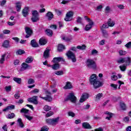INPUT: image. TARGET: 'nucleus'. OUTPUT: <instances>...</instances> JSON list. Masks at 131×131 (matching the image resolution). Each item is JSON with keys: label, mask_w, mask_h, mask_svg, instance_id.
Instances as JSON below:
<instances>
[{"label": "nucleus", "mask_w": 131, "mask_h": 131, "mask_svg": "<svg viewBox=\"0 0 131 131\" xmlns=\"http://www.w3.org/2000/svg\"><path fill=\"white\" fill-rule=\"evenodd\" d=\"M90 82L91 84L93 85L94 89H99V88H101L103 85V83L97 79L96 74H93L90 77Z\"/></svg>", "instance_id": "obj_1"}, {"label": "nucleus", "mask_w": 131, "mask_h": 131, "mask_svg": "<svg viewBox=\"0 0 131 131\" xmlns=\"http://www.w3.org/2000/svg\"><path fill=\"white\" fill-rule=\"evenodd\" d=\"M86 65L89 69H93V70H96L97 69V63L93 59H88L86 62Z\"/></svg>", "instance_id": "obj_2"}, {"label": "nucleus", "mask_w": 131, "mask_h": 131, "mask_svg": "<svg viewBox=\"0 0 131 131\" xmlns=\"http://www.w3.org/2000/svg\"><path fill=\"white\" fill-rule=\"evenodd\" d=\"M66 56H67L69 60H71L74 63L76 62V56L75 54L72 52L71 51L69 50L67 53Z\"/></svg>", "instance_id": "obj_3"}, {"label": "nucleus", "mask_w": 131, "mask_h": 131, "mask_svg": "<svg viewBox=\"0 0 131 131\" xmlns=\"http://www.w3.org/2000/svg\"><path fill=\"white\" fill-rule=\"evenodd\" d=\"M32 17L31 18V20L32 22H37L38 20H39V18L38 17H39V14H38V12L36 10H34L32 11Z\"/></svg>", "instance_id": "obj_4"}, {"label": "nucleus", "mask_w": 131, "mask_h": 131, "mask_svg": "<svg viewBox=\"0 0 131 131\" xmlns=\"http://www.w3.org/2000/svg\"><path fill=\"white\" fill-rule=\"evenodd\" d=\"M68 100H70L72 103H76L77 98L74 95V93H70L67 97L65 98L64 101H67Z\"/></svg>", "instance_id": "obj_5"}, {"label": "nucleus", "mask_w": 131, "mask_h": 131, "mask_svg": "<svg viewBox=\"0 0 131 131\" xmlns=\"http://www.w3.org/2000/svg\"><path fill=\"white\" fill-rule=\"evenodd\" d=\"M72 17H73V11H70L66 14V17L64 18V21L69 22V21L72 20Z\"/></svg>", "instance_id": "obj_6"}, {"label": "nucleus", "mask_w": 131, "mask_h": 131, "mask_svg": "<svg viewBox=\"0 0 131 131\" xmlns=\"http://www.w3.org/2000/svg\"><path fill=\"white\" fill-rule=\"evenodd\" d=\"M28 101L35 105H37V104H38V101H37V96H34L32 98H28Z\"/></svg>", "instance_id": "obj_7"}, {"label": "nucleus", "mask_w": 131, "mask_h": 131, "mask_svg": "<svg viewBox=\"0 0 131 131\" xmlns=\"http://www.w3.org/2000/svg\"><path fill=\"white\" fill-rule=\"evenodd\" d=\"M25 30L26 31V33H27V35H26V38H29L31 36V34H32V30L29 27H26L25 28Z\"/></svg>", "instance_id": "obj_8"}, {"label": "nucleus", "mask_w": 131, "mask_h": 131, "mask_svg": "<svg viewBox=\"0 0 131 131\" xmlns=\"http://www.w3.org/2000/svg\"><path fill=\"white\" fill-rule=\"evenodd\" d=\"M63 62V63H65V59L63 57H54L52 60L53 63H57V62Z\"/></svg>", "instance_id": "obj_9"}, {"label": "nucleus", "mask_w": 131, "mask_h": 131, "mask_svg": "<svg viewBox=\"0 0 131 131\" xmlns=\"http://www.w3.org/2000/svg\"><path fill=\"white\" fill-rule=\"evenodd\" d=\"M39 98L42 99V100H45V101H46L47 102H52V101H53V98L50 95H46L45 97L40 96Z\"/></svg>", "instance_id": "obj_10"}, {"label": "nucleus", "mask_w": 131, "mask_h": 131, "mask_svg": "<svg viewBox=\"0 0 131 131\" xmlns=\"http://www.w3.org/2000/svg\"><path fill=\"white\" fill-rule=\"evenodd\" d=\"M86 99H89V94L88 93H83L80 99V103H83Z\"/></svg>", "instance_id": "obj_11"}, {"label": "nucleus", "mask_w": 131, "mask_h": 131, "mask_svg": "<svg viewBox=\"0 0 131 131\" xmlns=\"http://www.w3.org/2000/svg\"><path fill=\"white\" fill-rule=\"evenodd\" d=\"M43 57L45 59H49L50 58V49L47 48L44 51Z\"/></svg>", "instance_id": "obj_12"}, {"label": "nucleus", "mask_w": 131, "mask_h": 131, "mask_svg": "<svg viewBox=\"0 0 131 131\" xmlns=\"http://www.w3.org/2000/svg\"><path fill=\"white\" fill-rule=\"evenodd\" d=\"M93 25H94V21H91L87 24L85 27V31H89V30H91V29H92L93 28Z\"/></svg>", "instance_id": "obj_13"}, {"label": "nucleus", "mask_w": 131, "mask_h": 131, "mask_svg": "<svg viewBox=\"0 0 131 131\" xmlns=\"http://www.w3.org/2000/svg\"><path fill=\"white\" fill-rule=\"evenodd\" d=\"M28 13H29V7H25L22 11L24 17H27Z\"/></svg>", "instance_id": "obj_14"}, {"label": "nucleus", "mask_w": 131, "mask_h": 131, "mask_svg": "<svg viewBox=\"0 0 131 131\" xmlns=\"http://www.w3.org/2000/svg\"><path fill=\"white\" fill-rule=\"evenodd\" d=\"M46 16L48 18L49 21H51V20L54 18V14L53 13H52V12L48 11L46 14Z\"/></svg>", "instance_id": "obj_15"}, {"label": "nucleus", "mask_w": 131, "mask_h": 131, "mask_svg": "<svg viewBox=\"0 0 131 131\" xmlns=\"http://www.w3.org/2000/svg\"><path fill=\"white\" fill-rule=\"evenodd\" d=\"M82 126L83 128H85L86 129H91L92 128V126L88 122H83L82 124Z\"/></svg>", "instance_id": "obj_16"}, {"label": "nucleus", "mask_w": 131, "mask_h": 131, "mask_svg": "<svg viewBox=\"0 0 131 131\" xmlns=\"http://www.w3.org/2000/svg\"><path fill=\"white\" fill-rule=\"evenodd\" d=\"M2 47L5 49H8V48H11V45H10L9 40H6L2 44Z\"/></svg>", "instance_id": "obj_17"}, {"label": "nucleus", "mask_w": 131, "mask_h": 131, "mask_svg": "<svg viewBox=\"0 0 131 131\" xmlns=\"http://www.w3.org/2000/svg\"><path fill=\"white\" fill-rule=\"evenodd\" d=\"M22 67L19 70L20 71H24L25 70H26L29 67V65L28 64L23 62L21 64Z\"/></svg>", "instance_id": "obj_18"}, {"label": "nucleus", "mask_w": 131, "mask_h": 131, "mask_svg": "<svg viewBox=\"0 0 131 131\" xmlns=\"http://www.w3.org/2000/svg\"><path fill=\"white\" fill-rule=\"evenodd\" d=\"M101 29L103 37H105V38H108V37H109V34H108V32L103 28H101Z\"/></svg>", "instance_id": "obj_19"}, {"label": "nucleus", "mask_w": 131, "mask_h": 131, "mask_svg": "<svg viewBox=\"0 0 131 131\" xmlns=\"http://www.w3.org/2000/svg\"><path fill=\"white\" fill-rule=\"evenodd\" d=\"M30 43L33 48H37L38 47V43L35 39L32 40Z\"/></svg>", "instance_id": "obj_20"}, {"label": "nucleus", "mask_w": 131, "mask_h": 131, "mask_svg": "<svg viewBox=\"0 0 131 131\" xmlns=\"http://www.w3.org/2000/svg\"><path fill=\"white\" fill-rule=\"evenodd\" d=\"M125 63L126 66H129L131 63V58L129 57H125Z\"/></svg>", "instance_id": "obj_21"}, {"label": "nucleus", "mask_w": 131, "mask_h": 131, "mask_svg": "<svg viewBox=\"0 0 131 131\" xmlns=\"http://www.w3.org/2000/svg\"><path fill=\"white\" fill-rule=\"evenodd\" d=\"M21 7H22V5H21V3L17 2L16 3L15 8L17 12H20V11H21Z\"/></svg>", "instance_id": "obj_22"}, {"label": "nucleus", "mask_w": 131, "mask_h": 131, "mask_svg": "<svg viewBox=\"0 0 131 131\" xmlns=\"http://www.w3.org/2000/svg\"><path fill=\"white\" fill-rule=\"evenodd\" d=\"M14 109H15V105H12L10 106H8L7 107L3 110V111L6 112V111H8V110H13Z\"/></svg>", "instance_id": "obj_23"}, {"label": "nucleus", "mask_w": 131, "mask_h": 131, "mask_svg": "<svg viewBox=\"0 0 131 131\" xmlns=\"http://www.w3.org/2000/svg\"><path fill=\"white\" fill-rule=\"evenodd\" d=\"M107 24L110 27H113L115 25V22L112 20L111 18H110L107 21Z\"/></svg>", "instance_id": "obj_24"}, {"label": "nucleus", "mask_w": 131, "mask_h": 131, "mask_svg": "<svg viewBox=\"0 0 131 131\" xmlns=\"http://www.w3.org/2000/svg\"><path fill=\"white\" fill-rule=\"evenodd\" d=\"M64 89L66 90H70V89H72V85H71V82H67L66 86H64Z\"/></svg>", "instance_id": "obj_25"}, {"label": "nucleus", "mask_w": 131, "mask_h": 131, "mask_svg": "<svg viewBox=\"0 0 131 131\" xmlns=\"http://www.w3.org/2000/svg\"><path fill=\"white\" fill-rule=\"evenodd\" d=\"M39 43L41 46H45L47 43V40L46 39L40 38L39 40Z\"/></svg>", "instance_id": "obj_26"}, {"label": "nucleus", "mask_w": 131, "mask_h": 131, "mask_svg": "<svg viewBox=\"0 0 131 131\" xmlns=\"http://www.w3.org/2000/svg\"><path fill=\"white\" fill-rule=\"evenodd\" d=\"M63 50H65V46L64 45H62V44L58 45L57 50L58 52H62Z\"/></svg>", "instance_id": "obj_27"}, {"label": "nucleus", "mask_w": 131, "mask_h": 131, "mask_svg": "<svg viewBox=\"0 0 131 131\" xmlns=\"http://www.w3.org/2000/svg\"><path fill=\"white\" fill-rule=\"evenodd\" d=\"M26 63H32L33 62V57L32 56L28 57L25 61Z\"/></svg>", "instance_id": "obj_28"}, {"label": "nucleus", "mask_w": 131, "mask_h": 131, "mask_svg": "<svg viewBox=\"0 0 131 131\" xmlns=\"http://www.w3.org/2000/svg\"><path fill=\"white\" fill-rule=\"evenodd\" d=\"M13 80L14 81L16 82V83H18V84H21V80H22V79L20 78L14 77Z\"/></svg>", "instance_id": "obj_29"}, {"label": "nucleus", "mask_w": 131, "mask_h": 131, "mask_svg": "<svg viewBox=\"0 0 131 131\" xmlns=\"http://www.w3.org/2000/svg\"><path fill=\"white\" fill-rule=\"evenodd\" d=\"M46 34L49 36H53V31L50 29H48L46 30Z\"/></svg>", "instance_id": "obj_30"}, {"label": "nucleus", "mask_w": 131, "mask_h": 131, "mask_svg": "<svg viewBox=\"0 0 131 131\" xmlns=\"http://www.w3.org/2000/svg\"><path fill=\"white\" fill-rule=\"evenodd\" d=\"M7 56V53H4L2 55L1 58L0 59V63L4 64V62H5V57Z\"/></svg>", "instance_id": "obj_31"}, {"label": "nucleus", "mask_w": 131, "mask_h": 131, "mask_svg": "<svg viewBox=\"0 0 131 131\" xmlns=\"http://www.w3.org/2000/svg\"><path fill=\"white\" fill-rule=\"evenodd\" d=\"M52 68L53 69V70H58V69L60 68V65L58 63H55L54 64L52 65Z\"/></svg>", "instance_id": "obj_32"}, {"label": "nucleus", "mask_w": 131, "mask_h": 131, "mask_svg": "<svg viewBox=\"0 0 131 131\" xmlns=\"http://www.w3.org/2000/svg\"><path fill=\"white\" fill-rule=\"evenodd\" d=\"M59 117H57V118L52 119V125L57 124V123L59 122Z\"/></svg>", "instance_id": "obj_33"}, {"label": "nucleus", "mask_w": 131, "mask_h": 131, "mask_svg": "<svg viewBox=\"0 0 131 131\" xmlns=\"http://www.w3.org/2000/svg\"><path fill=\"white\" fill-rule=\"evenodd\" d=\"M20 113H24V114H28V112H29V110H27L25 108H23L20 110Z\"/></svg>", "instance_id": "obj_34"}, {"label": "nucleus", "mask_w": 131, "mask_h": 131, "mask_svg": "<svg viewBox=\"0 0 131 131\" xmlns=\"http://www.w3.org/2000/svg\"><path fill=\"white\" fill-rule=\"evenodd\" d=\"M17 122L19 123L20 127H24V124H23V122H22L21 118L18 119Z\"/></svg>", "instance_id": "obj_35"}, {"label": "nucleus", "mask_w": 131, "mask_h": 131, "mask_svg": "<svg viewBox=\"0 0 131 131\" xmlns=\"http://www.w3.org/2000/svg\"><path fill=\"white\" fill-rule=\"evenodd\" d=\"M120 106L122 110H126V106L125 105V103L123 102H120Z\"/></svg>", "instance_id": "obj_36"}, {"label": "nucleus", "mask_w": 131, "mask_h": 131, "mask_svg": "<svg viewBox=\"0 0 131 131\" xmlns=\"http://www.w3.org/2000/svg\"><path fill=\"white\" fill-rule=\"evenodd\" d=\"M76 22L78 24H82V18L80 16H78L77 18Z\"/></svg>", "instance_id": "obj_37"}, {"label": "nucleus", "mask_w": 131, "mask_h": 131, "mask_svg": "<svg viewBox=\"0 0 131 131\" xmlns=\"http://www.w3.org/2000/svg\"><path fill=\"white\" fill-rule=\"evenodd\" d=\"M61 39L62 40H64V41H70L71 40V39L69 38V37L64 36H61Z\"/></svg>", "instance_id": "obj_38"}, {"label": "nucleus", "mask_w": 131, "mask_h": 131, "mask_svg": "<svg viewBox=\"0 0 131 131\" xmlns=\"http://www.w3.org/2000/svg\"><path fill=\"white\" fill-rule=\"evenodd\" d=\"M24 53H25V51L21 49L18 50L16 52V55H22L23 54H24Z\"/></svg>", "instance_id": "obj_39"}, {"label": "nucleus", "mask_w": 131, "mask_h": 131, "mask_svg": "<svg viewBox=\"0 0 131 131\" xmlns=\"http://www.w3.org/2000/svg\"><path fill=\"white\" fill-rule=\"evenodd\" d=\"M85 48H86V46L83 45L82 46H78L77 47V48L78 49V50H85Z\"/></svg>", "instance_id": "obj_40"}, {"label": "nucleus", "mask_w": 131, "mask_h": 131, "mask_svg": "<svg viewBox=\"0 0 131 131\" xmlns=\"http://www.w3.org/2000/svg\"><path fill=\"white\" fill-rule=\"evenodd\" d=\"M55 74L56 75H63L64 74V72L63 71H57L55 72Z\"/></svg>", "instance_id": "obj_41"}, {"label": "nucleus", "mask_w": 131, "mask_h": 131, "mask_svg": "<svg viewBox=\"0 0 131 131\" xmlns=\"http://www.w3.org/2000/svg\"><path fill=\"white\" fill-rule=\"evenodd\" d=\"M51 109H52V107L49 105H45L43 107V110L46 112L50 111Z\"/></svg>", "instance_id": "obj_42"}, {"label": "nucleus", "mask_w": 131, "mask_h": 131, "mask_svg": "<svg viewBox=\"0 0 131 131\" xmlns=\"http://www.w3.org/2000/svg\"><path fill=\"white\" fill-rule=\"evenodd\" d=\"M117 62L121 64V63H125V58H121L117 60Z\"/></svg>", "instance_id": "obj_43"}, {"label": "nucleus", "mask_w": 131, "mask_h": 131, "mask_svg": "<svg viewBox=\"0 0 131 131\" xmlns=\"http://www.w3.org/2000/svg\"><path fill=\"white\" fill-rule=\"evenodd\" d=\"M34 82H35L34 79H33L32 78L29 79V80L28 81V84H33V83H34Z\"/></svg>", "instance_id": "obj_44"}, {"label": "nucleus", "mask_w": 131, "mask_h": 131, "mask_svg": "<svg viewBox=\"0 0 131 131\" xmlns=\"http://www.w3.org/2000/svg\"><path fill=\"white\" fill-rule=\"evenodd\" d=\"M15 116V114L12 113L8 115V117H7V118H8L9 119H12V118H14Z\"/></svg>", "instance_id": "obj_45"}, {"label": "nucleus", "mask_w": 131, "mask_h": 131, "mask_svg": "<svg viewBox=\"0 0 131 131\" xmlns=\"http://www.w3.org/2000/svg\"><path fill=\"white\" fill-rule=\"evenodd\" d=\"M103 97V94L102 93H99L96 96V100L98 101L100 100V98H102Z\"/></svg>", "instance_id": "obj_46"}, {"label": "nucleus", "mask_w": 131, "mask_h": 131, "mask_svg": "<svg viewBox=\"0 0 131 131\" xmlns=\"http://www.w3.org/2000/svg\"><path fill=\"white\" fill-rule=\"evenodd\" d=\"M111 9L110 8V6H106V7L105 9V12L106 14H108V13H110V10Z\"/></svg>", "instance_id": "obj_47"}, {"label": "nucleus", "mask_w": 131, "mask_h": 131, "mask_svg": "<svg viewBox=\"0 0 131 131\" xmlns=\"http://www.w3.org/2000/svg\"><path fill=\"white\" fill-rule=\"evenodd\" d=\"M119 68L121 71H125L126 70V66H120Z\"/></svg>", "instance_id": "obj_48"}, {"label": "nucleus", "mask_w": 131, "mask_h": 131, "mask_svg": "<svg viewBox=\"0 0 131 131\" xmlns=\"http://www.w3.org/2000/svg\"><path fill=\"white\" fill-rule=\"evenodd\" d=\"M46 122L48 124H52L53 125V119H48L46 120Z\"/></svg>", "instance_id": "obj_49"}, {"label": "nucleus", "mask_w": 131, "mask_h": 131, "mask_svg": "<svg viewBox=\"0 0 131 131\" xmlns=\"http://www.w3.org/2000/svg\"><path fill=\"white\" fill-rule=\"evenodd\" d=\"M119 54L120 56H124V55H125L126 54V52L123 51V50H120L119 51Z\"/></svg>", "instance_id": "obj_50"}, {"label": "nucleus", "mask_w": 131, "mask_h": 131, "mask_svg": "<svg viewBox=\"0 0 131 131\" xmlns=\"http://www.w3.org/2000/svg\"><path fill=\"white\" fill-rule=\"evenodd\" d=\"M84 18L85 19V20L86 21H87L88 22H89V23H91V22H93V20H92V19H91V18H89L88 17V16H84Z\"/></svg>", "instance_id": "obj_51"}, {"label": "nucleus", "mask_w": 131, "mask_h": 131, "mask_svg": "<svg viewBox=\"0 0 131 131\" xmlns=\"http://www.w3.org/2000/svg\"><path fill=\"white\" fill-rule=\"evenodd\" d=\"M11 90H12V87L11 86H7L5 87V91L7 92H11Z\"/></svg>", "instance_id": "obj_52"}, {"label": "nucleus", "mask_w": 131, "mask_h": 131, "mask_svg": "<svg viewBox=\"0 0 131 131\" xmlns=\"http://www.w3.org/2000/svg\"><path fill=\"white\" fill-rule=\"evenodd\" d=\"M14 98L15 99H19V98H20V94L19 93V92L15 93L14 95Z\"/></svg>", "instance_id": "obj_53"}, {"label": "nucleus", "mask_w": 131, "mask_h": 131, "mask_svg": "<svg viewBox=\"0 0 131 131\" xmlns=\"http://www.w3.org/2000/svg\"><path fill=\"white\" fill-rule=\"evenodd\" d=\"M31 93L33 94H38V93H39V89H35L34 90L31 91Z\"/></svg>", "instance_id": "obj_54"}, {"label": "nucleus", "mask_w": 131, "mask_h": 131, "mask_svg": "<svg viewBox=\"0 0 131 131\" xmlns=\"http://www.w3.org/2000/svg\"><path fill=\"white\" fill-rule=\"evenodd\" d=\"M98 54V51L95 49H94L91 52V55H95Z\"/></svg>", "instance_id": "obj_55"}, {"label": "nucleus", "mask_w": 131, "mask_h": 131, "mask_svg": "<svg viewBox=\"0 0 131 131\" xmlns=\"http://www.w3.org/2000/svg\"><path fill=\"white\" fill-rule=\"evenodd\" d=\"M125 47L127 48V49H130L131 48V41L128 42L125 45Z\"/></svg>", "instance_id": "obj_56"}, {"label": "nucleus", "mask_w": 131, "mask_h": 131, "mask_svg": "<svg viewBox=\"0 0 131 131\" xmlns=\"http://www.w3.org/2000/svg\"><path fill=\"white\" fill-rule=\"evenodd\" d=\"M118 78L117 77V76L115 75H113L111 76V79H112V80H117Z\"/></svg>", "instance_id": "obj_57"}, {"label": "nucleus", "mask_w": 131, "mask_h": 131, "mask_svg": "<svg viewBox=\"0 0 131 131\" xmlns=\"http://www.w3.org/2000/svg\"><path fill=\"white\" fill-rule=\"evenodd\" d=\"M69 116H71L72 117H74L75 116V114L72 112H68Z\"/></svg>", "instance_id": "obj_58"}, {"label": "nucleus", "mask_w": 131, "mask_h": 131, "mask_svg": "<svg viewBox=\"0 0 131 131\" xmlns=\"http://www.w3.org/2000/svg\"><path fill=\"white\" fill-rule=\"evenodd\" d=\"M111 86L114 89V90H117V85L114 83L111 84Z\"/></svg>", "instance_id": "obj_59"}, {"label": "nucleus", "mask_w": 131, "mask_h": 131, "mask_svg": "<svg viewBox=\"0 0 131 131\" xmlns=\"http://www.w3.org/2000/svg\"><path fill=\"white\" fill-rule=\"evenodd\" d=\"M54 114V113L52 112H49L46 114V117H50V116H52Z\"/></svg>", "instance_id": "obj_60"}, {"label": "nucleus", "mask_w": 131, "mask_h": 131, "mask_svg": "<svg viewBox=\"0 0 131 131\" xmlns=\"http://www.w3.org/2000/svg\"><path fill=\"white\" fill-rule=\"evenodd\" d=\"M24 116L25 117H26V118H27V119H28V120H32V117H30V116H28V115H24Z\"/></svg>", "instance_id": "obj_61"}, {"label": "nucleus", "mask_w": 131, "mask_h": 131, "mask_svg": "<svg viewBox=\"0 0 131 131\" xmlns=\"http://www.w3.org/2000/svg\"><path fill=\"white\" fill-rule=\"evenodd\" d=\"M3 32L4 33V34H9L11 31L9 30H3Z\"/></svg>", "instance_id": "obj_62"}, {"label": "nucleus", "mask_w": 131, "mask_h": 131, "mask_svg": "<svg viewBox=\"0 0 131 131\" xmlns=\"http://www.w3.org/2000/svg\"><path fill=\"white\" fill-rule=\"evenodd\" d=\"M4 131H8V125H4L3 127H2Z\"/></svg>", "instance_id": "obj_63"}, {"label": "nucleus", "mask_w": 131, "mask_h": 131, "mask_svg": "<svg viewBox=\"0 0 131 131\" xmlns=\"http://www.w3.org/2000/svg\"><path fill=\"white\" fill-rule=\"evenodd\" d=\"M19 63H20V60L16 59L14 61V65H19Z\"/></svg>", "instance_id": "obj_64"}]
</instances>
